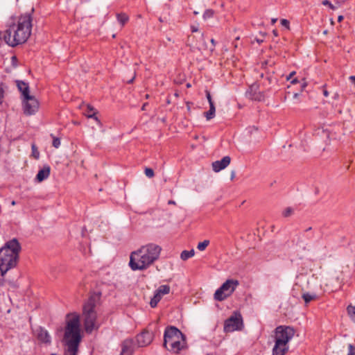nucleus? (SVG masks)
<instances>
[{"mask_svg":"<svg viewBox=\"0 0 355 355\" xmlns=\"http://www.w3.org/2000/svg\"><path fill=\"white\" fill-rule=\"evenodd\" d=\"M162 248L155 243L142 245L131 252L129 266L132 270H144L159 257Z\"/></svg>","mask_w":355,"mask_h":355,"instance_id":"1","label":"nucleus"},{"mask_svg":"<svg viewBox=\"0 0 355 355\" xmlns=\"http://www.w3.org/2000/svg\"><path fill=\"white\" fill-rule=\"evenodd\" d=\"M21 245L16 239L8 241L0 249V270L4 275L10 269L15 267L19 259Z\"/></svg>","mask_w":355,"mask_h":355,"instance_id":"2","label":"nucleus"},{"mask_svg":"<svg viewBox=\"0 0 355 355\" xmlns=\"http://www.w3.org/2000/svg\"><path fill=\"white\" fill-rule=\"evenodd\" d=\"M67 317L68 320L64 332L67 352L69 355H76L81 340L79 317L76 315H68Z\"/></svg>","mask_w":355,"mask_h":355,"instance_id":"3","label":"nucleus"},{"mask_svg":"<svg viewBox=\"0 0 355 355\" xmlns=\"http://www.w3.org/2000/svg\"><path fill=\"white\" fill-rule=\"evenodd\" d=\"M32 24H12L3 32L4 42L11 47H15L27 41L31 34Z\"/></svg>","mask_w":355,"mask_h":355,"instance_id":"4","label":"nucleus"},{"mask_svg":"<svg viewBox=\"0 0 355 355\" xmlns=\"http://www.w3.org/2000/svg\"><path fill=\"white\" fill-rule=\"evenodd\" d=\"M164 345L168 351L179 353L186 345L185 337L175 327H167L164 334Z\"/></svg>","mask_w":355,"mask_h":355,"instance_id":"5","label":"nucleus"},{"mask_svg":"<svg viewBox=\"0 0 355 355\" xmlns=\"http://www.w3.org/2000/svg\"><path fill=\"white\" fill-rule=\"evenodd\" d=\"M98 300V296L92 295L83 306L84 327L86 332L89 334L99 327V324L96 322L97 315L95 310Z\"/></svg>","mask_w":355,"mask_h":355,"instance_id":"6","label":"nucleus"},{"mask_svg":"<svg viewBox=\"0 0 355 355\" xmlns=\"http://www.w3.org/2000/svg\"><path fill=\"white\" fill-rule=\"evenodd\" d=\"M238 285L237 280L227 279L216 291L214 299L220 302L223 301L234 293Z\"/></svg>","mask_w":355,"mask_h":355,"instance_id":"7","label":"nucleus"},{"mask_svg":"<svg viewBox=\"0 0 355 355\" xmlns=\"http://www.w3.org/2000/svg\"><path fill=\"white\" fill-rule=\"evenodd\" d=\"M243 327V320L239 313L235 312L232 316L225 321L224 331L225 332H232L241 329Z\"/></svg>","mask_w":355,"mask_h":355,"instance_id":"8","label":"nucleus"},{"mask_svg":"<svg viewBox=\"0 0 355 355\" xmlns=\"http://www.w3.org/2000/svg\"><path fill=\"white\" fill-rule=\"evenodd\" d=\"M295 334V330L289 326H279L275 329V340H281L282 342L288 344V342L293 338Z\"/></svg>","mask_w":355,"mask_h":355,"instance_id":"9","label":"nucleus"},{"mask_svg":"<svg viewBox=\"0 0 355 355\" xmlns=\"http://www.w3.org/2000/svg\"><path fill=\"white\" fill-rule=\"evenodd\" d=\"M22 107L24 114H35L39 109V102L34 96L22 98Z\"/></svg>","mask_w":355,"mask_h":355,"instance_id":"10","label":"nucleus"},{"mask_svg":"<svg viewBox=\"0 0 355 355\" xmlns=\"http://www.w3.org/2000/svg\"><path fill=\"white\" fill-rule=\"evenodd\" d=\"M153 339V333L145 331L136 337L137 345L139 347H143L150 344Z\"/></svg>","mask_w":355,"mask_h":355,"instance_id":"11","label":"nucleus"},{"mask_svg":"<svg viewBox=\"0 0 355 355\" xmlns=\"http://www.w3.org/2000/svg\"><path fill=\"white\" fill-rule=\"evenodd\" d=\"M288 350V344L281 340H276L272 349V355H284Z\"/></svg>","mask_w":355,"mask_h":355,"instance_id":"12","label":"nucleus"},{"mask_svg":"<svg viewBox=\"0 0 355 355\" xmlns=\"http://www.w3.org/2000/svg\"><path fill=\"white\" fill-rule=\"evenodd\" d=\"M231 162L230 156H225L220 160L215 161L212 163V169L214 172H219L221 170L225 168Z\"/></svg>","mask_w":355,"mask_h":355,"instance_id":"13","label":"nucleus"},{"mask_svg":"<svg viewBox=\"0 0 355 355\" xmlns=\"http://www.w3.org/2000/svg\"><path fill=\"white\" fill-rule=\"evenodd\" d=\"M135 349V343L132 339H126L122 343L120 355H132Z\"/></svg>","mask_w":355,"mask_h":355,"instance_id":"14","label":"nucleus"},{"mask_svg":"<svg viewBox=\"0 0 355 355\" xmlns=\"http://www.w3.org/2000/svg\"><path fill=\"white\" fill-rule=\"evenodd\" d=\"M35 334L37 339L40 342L45 344L51 343V336L45 329L40 327L36 330Z\"/></svg>","mask_w":355,"mask_h":355,"instance_id":"15","label":"nucleus"},{"mask_svg":"<svg viewBox=\"0 0 355 355\" xmlns=\"http://www.w3.org/2000/svg\"><path fill=\"white\" fill-rule=\"evenodd\" d=\"M16 84L19 91L21 92V98L31 96L28 83L22 80H16Z\"/></svg>","mask_w":355,"mask_h":355,"instance_id":"16","label":"nucleus"},{"mask_svg":"<svg viewBox=\"0 0 355 355\" xmlns=\"http://www.w3.org/2000/svg\"><path fill=\"white\" fill-rule=\"evenodd\" d=\"M51 168L49 165H45L42 169H40L37 175L36 180L37 182H41L43 180L47 179L50 175Z\"/></svg>","mask_w":355,"mask_h":355,"instance_id":"17","label":"nucleus"},{"mask_svg":"<svg viewBox=\"0 0 355 355\" xmlns=\"http://www.w3.org/2000/svg\"><path fill=\"white\" fill-rule=\"evenodd\" d=\"M259 85L257 83H253L249 87V89L245 92V96L248 98L252 97L255 92L259 90Z\"/></svg>","mask_w":355,"mask_h":355,"instance_id":"18","label":"nucleus"},{"mask_svg":"<svg viewBox=\"0 0 355 355\" xmlns=\"http://www.w3.org/2000/svg\"><path fill=\"white\" fill-rule=\"evenodd\" d=\"M195 251L193 249L191 250H183L180 254V258L183 261H186L189 258H191L194 256Z\"/></svg>","mask_w":355,"mask_h":355,"instance_id":"19","label":"nucleus"},{"mask_svg":"<svg viewBox=\"0 0 355 355\" xmlns=\"http://www.w3.org/2000/svg\"><path fill=\"white\" fill-rule=\"evenodd\" d=\"M215 112H216V108H215L214 103H211V105H209V111L205 112V116L207 120H210L212 118H214L215 116Z\"/></svg>","mask_w":355,"mask_h":355,"instance_id":"20","label":"nucleus"},{"mask_svg":"<svg viewBox=\"0 0 355 355\" xmlns=\"http://www.w3.org/2000/svg\"><path fill=\"white\" fill-rule=\"evenodd\" d=\"M162 295L155 291L154 296L150 300V305L152 308H155L157 303L161 300Z\"/></svg>","mask_w":355,"mask_h":355,"instance_id":"21","label":"nucleus"},{"mask_svg":"<svg viewBox=\"0 0 355 355\" xmlns=\"http://www.w3.org/2000/svg\"><path fill=\"white\" fill-rule=\"evenodd\" d=\"M33 19H34L31 16V14L29 12L28 13L27 12V13H25V14L21 15L18 22H23V23L32 22V21Z\"/></svg>","mask_w":355,"mask_h":355,"instance_id":"22","label":"nucleus"},{"mask_svg":"<svg viewBox=\"0 0 355 355\" xmlns=\"http://www.w3.org/2000/svg\"><path fill=\"white\" fill-rule=\"evenodd\" d=\"M156 291L161 295L168 294L170 292V286L168 285H161Z\"/></svg>","mask_w":355,"mask_h":355,"instance_id":"23","label":"nucleus"},{"mask_svg":"<svg viewBox=\"0 0 355 355\" xmlns=\"http://www.w3.org/2000/svg\"><path fill=\"white\" fill-rule=\"evenodd\" d=\"M302 298L304 300L305 303L307 304V303L310 302L311 301L315 300L316 298V295L311 294L309 293H303Z\"/></svg>","mask_w":355,"mask_h":355,"instance_id":"24","label":"nucleus"},{"mask_svg":"<svg viewBox=\"0 0 355 355\" xmlns=\"http://www.w3.org/2000/svg\"><path fill=\"white\" fill-rule=\"evenodd\" d=\"M116 19L119 22H127L130 19L129 16L124 12L118 13Z\"/></svg>","mask_w":355,"mask_h":355,"instance_id":"25","label":"nucleus"},{"mask_svg":"<svg viewBox=\"0 0 355 355\" xmlns=\"http://www.w3.org/2000/svg\"><path fill=\"white\" fill-rule=\"evenodd\" d=\"M347 310L352 320L355 323V306L349 305L347 306Z\"/></svg>","mask_w":355,"mask_h":355,"instance_id":"26","label":"nucleus"},{"mask_svg":"<svg viewBox=\"0 0 355 355\" xmlns=\"http://www.w3.org/2000/svg\"><path fill=\"white\" fill-rule=\"evenodd\" d=\"M209 241L205 240L202 242H200L198 244L197 248L200 251H203L209 245Z\"/></svg>","mask_w":355,"mask_h":355,"instance_id":"27","label":"nucleus"},{"mask_svg":"<svg viewBox=\"0 0 355 355\" xmlns=\"http://www.w3.org/2000/svg\"><path fill=\"white\" fill-rule=\"evenodd\" d=\"M214 15V11L212 10L208 9L205 11L203 13V19L204 20H209Z\"/></svg>","mask_w":355,"mask_h":355,"instance_id":"28","label":"nucleus"},{"mask_svg":"<svg viewBox=\"0 0 355 355\" xmlns=\"http://www.w3.org/2000/svg\"><path fill=\"white\" fill-rule=\"evenodd\" d=\"M250 99L254 100V101H261L263 99V95L261 92L257 91V92L254 93V94L252 97L250 98Z\"/></svg>","mask_w":355,"mask_h":355,"instance_id":"29","label":"nucleus"},{"mask_svg":"<svg viewBox=\"0 0 355 355\" xmlns=\"http://www.w3.org/2000/svg\"><path fill=\"white\" fill-rule=\"evenodd\" d=\"M87 117L94 118L96 121H98V118L95 116V112L92 113V112L94 110L93 107H92L90 105H87Z\"/></svg>","mask_w":355,"mask_h":355,"instance_id":"30","label":"nucleus"},{"mask_svg":"<svg viewBox=\"0 0 355 355\" xmlns=\"http://www.w3.org/2000/svg\"><path fill=\"white\" fill-rule=\"evenodd\" d=\"M293 210L292 208L287 207L286 209H285L284 210L282 214L284 217H288L293 214Z\"/></svg>","mask_w":355,"mask_h":355,"instance_id":"31","label":"nucleus"},{"mask_svg":"<svg viewBox=\"0 0 355 355\" xmlns=\"http://www.w3.org/2000/svg\"><path fill=\"white\" fill-rule=\"evenodd\" d=\"M53 146L56 148H58L60 146V140L59 138L58 137H53Z\"/></svg>","mask_w":355,"mask_h":355,"instance_id":"32","label":"nucleus"},{"mask_svg":"<svg viewBox=\"0 0 355 355\" xmlns=\"http://www.w3.org/2000/svg\"><path fill=\"white\" fill-rule=\"evenodd\" d=\"M145 175L148 178H153L154 176V171L150 168H146Z\"/></svg>","mask_w":355,"mask_h":355,"instance_id":"33","label":"nucleus"},{"mask_svg":"<svg viewBox=\"0 0 355 355\" xmlns=\"http://www.w3.org/2000/svg\"><path fill=\"white\" fill-rule=\"evenodd\" d=\"M347 355H355V346L352 344H349L348 345Z\"/></svg>","mask_w":355,"mask_h":355,"instance_id":"34","label":"nucleus"},{"mask_svg":"<svg viewBox=\"0 0 355 355\" xmlns=\"http://www.w3.org/2000/svg\"><path fill=\"white\" fill-rule=\"evenodd\" d=\"M32 150H33V155L35 157V158L38 159L40 157V153L37 151V148L34 144L32 145Z\"/></svg>","mask_w":355,"mask_h":355,"instance_id":"35","label":"nucleus"},{"mask_svg":"<svg viewBox=\"0 0 355 355\" xmlns=\"http://www.w3.org/2000/svg\"><path fill=\"white\" fill-rule=\"evenodd\" d=\"M322 4L324 6H328L331 9L334 10L336 8V6H334L328 0H324L322 1Z\"/></svg>","mask_w":355,"mask_h":355,"instance_id":"36","label":"nucleus"},{"mask_svg":"<svg viewBox=\"0 0 355 355\" xmlns=\"http://www.w3.org/2000/svg\"><path fill=\"white\" fill-rule=\"evenodd\" d=\"M206 96L209 105H211V103H214L210 92L209 91H206Z\"/></svg>","mask_w":355,"mask_h":355,"instance_id":"37","label":"nucleus"},{"mask_svg":"<svg viewBox=\"0 0 355 355\" xmlns=\"http://www.w3.org/2000/svg\"><path fill=\"white\" fill-rule=\"evenodd\" d=\"M295 74V71H292L287 77L286 80H291V78Z\"/></svg>","mask_w":355,"mask_h":355,"instance_id":"38","label":"nucleus"},{"mask_svg":"<svg viewBox=\"0 0 355 355\" xmlns=\"http://www.w3.org/2000/svg\"><path fill=\"white\" fill-rule=\"evenodd\" d=\"M3 40V32H0V46H1Z\"/></svg>","mask_w":355,"mask_h":355,"instance_id":"39","label":"nucleus"},{"mask_svg":"<svg viewBox=\"0 0 355 355\" xmlns=\"http://www.w3.org/2000/svg\"><path fill=\"white\" fill-rule=\"evenodd\" d=\"M191 29L193 33L197 32L198 31V27L197 26H191Z\"/></svg>","mask_w":355,"mask_h":355,"instance_id":"40","label":"nucleus"},{"mask_svg":"<svg viewBox=\"0 0 355 355\" xmlns=\"http://www.w3.org/2000/svg\"><path fill=\"white\" fill-rule=\"evenodd\" d=\"M11 60H12V62L14 65H16V62L17 61V57L16 56H12L11 58Z\"/></svg>","mask_w":355,"mask_h":355,"instance_id":"41","label":"nucleus"},{"mask_svg":"<svg viewBox=\"0 0 355 355\" xmlns=\"http://www.w3.org/2000/svg\"><path fill=\"white\" fill-rule=\"evenodd\" d=\"M297 78H293L291 80V83L293 85L297 84L298 83Z\"/></svg>","mask_w":355,"mask_h":355,"instance_id":"42","label":"nucleus"},{"mask_svg":"<svg viewBox=\"0 0 355 355\" xmlns=\"http://www.w3.org/2000/svg\"><path fill=\"white\" fill-rule=\"evenodd\" d=\"M323 95L326 97H327L329 96V92L327 89H323Z\"/></svg>","mask_w":355,"mask_h":355,"instance_id":"43","label":"nucleus"},{"mask_svg":"<svg viewBox=\"0 0 355 355\" xmlns=\"http://www.w3.org/2000/svg\"><path fill=\"white\" fill-rule=\"evenodd\" d=\"M282 25L286 28V29H289V24H287V23H285V24H282Z\"/></svg>","mask_w":355,"mask_h":355,"instance_id":"44","label":"nucleus"},{"mask_svg":"<svg viewBox=\"0 0 355 355\" xmlns=\"http://www.w3.org/2000/svg\"><path fill=\"white\" fill-rule=\"evenodd\" d=\"M307 84L306 82H304L302 84V90H303L306 87Z\"/></svg>","mask_w":355,"mask_h":355,"instance_id":"45","label":"nucleus"},{"mask_svg":"<svg viewBox=\"0 0 355 355\" xmlns=\"http://www.w3.org/2000/svg\"><path fill=\"white\" fill-rule=\"evenodd\" d=\"M299 96H300V94H298V93H295V94H293V98H298Z\"/></svg>","mask_w":355,"mask_h":355,"instance_id":"46","label":"nucleus"},{"mask_svg":"<svg viewBox=\"0 0 355 355\" xmlns=\"http://www.w3.org/2000/svg\"><path fill=\"white\" fill-rule=\"evenodd\" d=\"M343 19V17L342 15H339L338 17V22L341 21Z\"/></svg>","mask_w":355,"mask_h":355,"instance_id":"47","label":"nucleus"},{"mask_svg":"<svg viewBox=\"0 0 355 355\" xmlns=\"http://www.w3.org/2000/svg\"><path fill=\"white\" fill-rule=\"evenodd\" d=\"M280 22L285 23V22H289V21H288L287 19H282L280 20Z\"/></svg>","mask_w":355,"mask_h":355,"instance_id":"48","label":"nucleus"},{"mask_svg":"<svg viewBox=\"0 0 355 355\" xmlns=\"http://www.w3.org/2000/svg\"><path fill=\"white\" fill-rule=\"evenodd\" d=\"M234 175H235V173H234V171H232V174H231V179H233L234 178Z\"/></svg>","mask_w":355,"mask_h":355,"instance_id":"49","label":"nucleus"},{"mask_svg":"<svg viewBox=\"0 0 355 355\" xmlns=\"http://www.w3.org/2000/svg\"><path fill=\"white\" fill-rule=\"evenodd\" d=\"M277 18H272L271 19V22H277Z\"/></svg>","mask_w":355,"mask_h":355,"instance_id":"50","label":"nucleus"},{"mask_svg":"<svg viewBox=\"0 0 355 355\" xmlns=\"http://www.w3.org/2000/svg\"><path fill=\"white\" fill-rule=\"evenodd\" d=\"M211 44H212L214 46V45H215V44H216V42H215V40H214V39H211Z\"/></svg>","mask_w":355,"mask_h":355,"instance_id":"51","label":"nucleus"},{"mask_svg":"<svg viewBox=\"0 0 355 355\" xmlns=\"http://www.w3.org/2000/svg\"><path fill=\"white\" fill-rule=\"evenodd\" d=\"M134 78H135V76H134L132 79H130V80H128V83H132L133 82V80H134Z\"/></svg>","mask_w":355,"mask_h":355,"instance_id":"52","label":"nucleus"},{"mask_svg":"<svg viewBox=\"0 0 355 355\" xmlns=\"http://www.w3.org/2000/svg\"><path fill=\"white\" fill-rule=\"evenodd\" d=\"M11 205H16V202H15V200H12V201L11 202Z\"/></svg>","mask_w":355,"mask_h":355,"instance_id":"53","label":"nucleus"},{"mask_svg":"<svg viewBox=\"0 0 355 355\" xmlns=\"http://www.w3.org/2000/svg\"><path fill=\"white\" fill-rule=\"evenodd\" d=\"M267 79H268L269 83H271V77H268Z\"/></svg>","mask_w":355,"mask_h":355,"instance_id":"54","label":"nucleus"},{"mask_svg":"<svg viewBox=\"0 0 355 355\" xmlns=\"http://www.w3.org/2000/svg\"><path fill=\"white\" fill-rule=\"evenodd\" d=\"M338 97V94H336L334 95V98H335V99H336Z\"/></svg>","mask_w":355,"mask_h":355,"instance_id":"55","label":"nucleus"},{"mask_svg":"<svg viewBox=\"0 0 355 355\" xmlns=\"http://www.w3.org/2000/svg\"><path fill=\"white\" fill-rule=\"evenodd\" d=\"M168 203H169V204H175V202H174V201H173V200H170V201L168 202Z\"/></svg>","mask_w":355,"mask_h":355,"instance_id":"56","label":"nucleus"},{"mask_svg":"<svg viewBox=\"0 0 355 355\" xmlns=\"http://www.w3.org/2000/svg\"><path fill=\"white\" fill-rule=\"evenodd\" d=\"M159 22H163V21H164V19H162L161 17H159Z\"/></svg>","mask_w":355,"mask_h":355,"instance_id":"57","label":"nucleus"},{"mask_svg":"<svg viewBox=\"0 0 355 355\" xmlns=\"http://www.w3.org/2000/svg\"><path fill=\"white\" fill-rule=\"evenodd\" d=\"M146 105V104H144L143 107H142V110H145V106Z\"/></svg>","mask_w":355,"mask_h":355,"instance_id":"58","label":"nucleus"},{"mask_svg":"<svg viewBox=\"0 0 355 355\" xmlns=\"http://www.w3.org/2000/svg\"><path fill=\"white\" fill-rule=\"evenodd\" d=\"M311 230V227H309L308 229H306V231H310Z\"/></svg>","mask_w":355,"mask_h":355,"instance_id":"59","label":"nucleus"},{"mask_svg":"<svg viewBox=\"0 0 355 355\" xmlns=\"http://www.w3.org/2000/svg\"><path fill=\"white\" fill-rule=\"evenodd\" d=\"M327 31H324V34H327Z\"/></svg>","mask_w":355,"mask_h":355,"instance_id":"60","label":"nucleus"},{"mask_svg":"<svg viewBox=\"0 0 355 355\" xmlns=\"http://www.w3.org/2000/svg\"><path fill=\"white\" fill-rule=\"evenodd\" d=\"M260 76H261V78H263V74L261 73Z\"/></svg>","mask_w":355,"mask_h":355,"instance_id":"61","label":"nucleus"}]
</instances>
